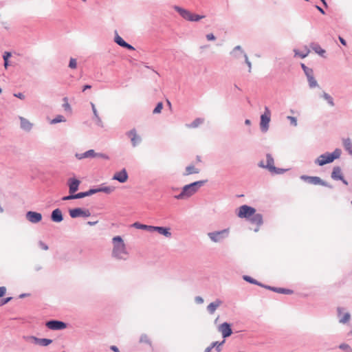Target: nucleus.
<instances>
[{"mask_svg":"<svg viewBox=\"0 0 352 352\" xmlns=\"http://www.w3.org/2000/svg\"><path fill=\"white\" fill-rule=\"evenodd\" d=\"M112 256L119 260H126L129 253L122 237L120 236H114L112 239Z\"/></svg>","mask_w":352,"mask_h":352,"instance_id":"1","label":"nucleus"},{"mask_svg":"<svg viewBox=\"0 0 352 352\" xmlns=\"http://www.w3.org/2000/svg\"><path fill=\"white\" fill-rule=\"evenodd\" d=\"M204 181H198L190 184L186 185L183 188L182 192L177 196V198L183 199L184 197H190L195 194L198 190V189L204 185Z\"/></svg>","mask_w":352,"mask_h":352,"instance_id":"2","label":"nucleus"},{"mask_svg":"<svg viewBox=\"0 0 352 352\" xmlns=\"http://www.w3.org/2000/svg\"><path fill=\"white\" fill-rule=\"evenodd\" d=\"M341 150L336 148L332 153H325L320 155L316 160V163L319 166H323L326 164L332 162L334 160L340 157Z\"/></svg>","mask_w":352,"mask_h":352,"instance_id":"3","label":"nucleus"},{"mask_svg":"<svg viewBox=\"0 0 352 352\" xmlns=\"http://www.w3.org/2000/svg\"><path fill=\"white\" fill-rule=\"evenodd\" d=\"M175 10L186 20L190 21H197L203 18L204 16H200L198 14H193L190 11L180 8L179 6H175Z\"/></svg>","mask_w":352,"mask_h":352,"instance_id":"4","label":"nucleus"},{"mask_svg":"<svg viewBox=\"0 0 352 352\" xmlns=\"http://www.w3.org/2000/svg\"><path fill=\"white\" fill-rule=\"evenodd\" d=\"M255 212L256 210L254 208L247 205H243L239 208L237 216L239 218L249 219Z\"/></svg>","mask_w":352,"mask_h":352,"instance_id":"5","label":"nucleus"},{"mask_svg":"<svg viewBox=\"0 0 352 352\" xmlns=\"http://www.w3.org/2000/svg\"><path fill=\"white\" fill-rule=\"evenodd\" d=\"M266 164H264L263 162H261L258 164L260 167L267 168L271 173H282L283 171L282 169H277L274 166V159L271 155L267 154L266 155Z\"/></svg>","mask_w":352,"mask_h":352,"instance_id":"6","label":"nucleus"},{"mask_svg":"<svg viewBox=\"0 0 352 352\" xmlns=\"http://www.w3.org/2000/svg\"><path fill=\"white\" fill-rule=\"evenodd\" d=\"M69 213L72 218H77L80 217H89L91 216V212L89 210L82 209L81 208L70 209L69 210Z\"/></svg>","mask_w":352,"mask_h":352,"instance_id":"7","label":"nucleus"},{"mask_svg":"<svg viewBox=\"0 0 352 352\" xmlns=\"http://www.w3.org/2000/svg\"><path fill=\"white\" fill-rule=\"evenodd\" d=\"M271 113L267 107H265V112L261 116V129L263 131L265 132L268 129L269 123L270 122Z\"/></svg>","mask_w":352,"mask_h":352,"instance_id":"8","label":"nucleus"},{"mask_svg":"<svg viewBox=\"0 0 352 352\" xmlns=\"http://www.w3.org/2000/svg\"><path fill=\"white\" fill-rule=\"evenodd\" d=\"M228 229H225L218 232L208 233V236L214 242H219L228 234Z\"/></svg>","mask_w":352,"mask_h":352,"instance_id":"9","label":"nucleus"},{"mask_svg":"<svg viewBox=\"0 0 352 352\" xmlns=\"http://www.w3.org/2000/svg\"><path fill=\"white\" fill-rule=\"evenodd\" d=\"M300 179L310 184L325 186V182L319 177L302 175Z\"/></svg>","mask_w":352,"mask_h":352,"instance_id":"10","label":"nucleus"},{"mask_svg":"<svg viewBox=\"0 0 352 352\" xmlns=\"http://www.w3.org/2000/svg\"><path fill=\"white\" fill-rule=\"evenodd\" d=\"M126 135L131 139V142L133 146H138L141 142V137L138 134L137 131L135 129L127 132Z\"/></svg>","mask_w":352,"mask_h":352,"instance_id":"11","label":"nucleus"},{"mask_svg":"<svg viewBox=\"0 0 352 352\" xmlns=\"http://www.w3.org/2000/svg\"><path fill=\"white\" fill-rule=\"evenodd\" d=\"M47 328L52 330H59L66 328V324L61 321L51 320L46 323Z\"/></svg>","mask_w":352,"mask_h":352,"instance_id":"12","label":"nucleus"},{"mask_svg":"<svg viewBox=\"0 0 352 352\" xmlns=\"http://www.w3.org/2000/svg\"><path fill=\"white\" fill-rule=\"evenodd\" d=\"M252 224H255L256 228H254L255 232H258L259 227L263 224V217L261 214L254 213L249 219Z\"/></svg>","mask_w":352,"mask_h":352,"instance_id":"13","label":"nucleus"},{"mask_svg":"<svg viewBox=\"0 0 352 352\" xmlns=\"http://www.w3.org/2000/svg\"><path fill=\"white\" fill-rule=\"evenodd\" d=\"M26 218L30 222L36 223L41 221L42 215L36 212L29 211L26 214Z\"/></svg>","mask_w":352,"mask_h":352,"instance_id":"14","label":"nucleus"},{"mask_svg":"<svg viewBox=\"0 0 352 352\" xmlns=\"http://www.w3.org/2000/svg\"><path fill=\"white\" fill-rule=\"evenodd\" d=\"M218 329L221 333L224 338L229 337L232 333L230 325L228 322H223L221 324L219 327Z\"/></svg>","mask_w":352,"mask_h":352,"instance_id":"15","label":"nucleus"},{"mask_svg":"<svg viewBox=\"0 0 352 352\" xmlns=\"http://www.w3.org/2000/svg\"><path fill=\"white\" fill-rule=\"evenodd\" d=\"M128 177L126 170L125 169H122L121 171L116 173L113 179L120 182V183H124L127 181Z\"/></svg>","mask_w":352,"mask_h":352,"instance_id":"16","label":"nucleus"},{"mask_svg":"<svg viewBox=\"0 0 352 352\" xmlns=\"http://www.w3.org/2000/svg\"><path fill=\"white\" fill-rule=\"evenodd\" d=\"M80 184V181L72 178L69 179V193L73 194L76 192L78 189V186Z\"/></svg>","mask_w":352,"mask_h":352,"instance_id":"17","label":"nucleus"},{"mask_svg":"<svg viewBox=\"0 0 352 352\" xmlns=\"http://www.w3.org/2000/svg\"><path fill=\"white\" fill-rule=\"evenodd\" d=\"M157 231L160 234H162L166 237H170L171 236V233L170 232V228L160 227V226H152V232Z\"/></svg>","mask_w":352,"mask_h":352,"instance_id":"18","label":"nucleus"},{"mask_svg":"<svg viewBox=\"0 0 352 352\" xmlns=\"http://www.w3.org/2000/svg\"><path fill=\"white\" fill-rule=\"evenodd\" d=\"M87 157H105V156L103 154L96 153L94 150L91 149L84 153L81 156L79 157L80 159Z\"/></svg>","mask_w":352,"mask_h":352,"instance_id":"19","label":"nucleus"},{"mask_svg":"<svg viewBox=\"0 0 352 352\" xmlns=\"http://www.w3.org/2000/svg\"><path fill=\"white\" fill-rule=\"evenodd\" d=\"M52 220L54 222H60L63 221V214L60 209L56 208L52 211L51 215Z\"/></svg>","mask_w":352,"mask_h":352,"instance_id":"20","label":"nucleus"},{"mask_svg":"<svg viewBox=\"0 0 352 352\" xmlns=\"http://www.w3.org/2000/svg\"><path fill=\"white\" fill-rule=\"evenodd\" d=\"M114 41L118 45H119L123 47H125V48H127V49L131 50H134V47L132 45L126 43L118 34H116Z\"/></svg>","mask_w":352,"mask_h":352,"instance_id":"21","label":"nucleus"},{"mask_svg":"<svg viewBox=\"0 0 352 352\" xmlns=\"http://www.w3.org/2000/svg\"><path fill=\"white\" fill-rule=\"evenodd\" d=\"M331 177L333 179L336 180H343L345 184H347V182L343 179V177L342 175L341 169L339 167H335L331 173Z\"/></svg>","mask_w":352,"mask_h":352,"instance_id":"22","label":"nucleus"},{"mask_svg":"<svg viewBox=\"0 0 352 352\" xmlns=\"http://www.w3.org/2000/svg\"><path fill=\"white\" fill-rule=\"evenodd\" d=\"M34 342L41 346H47L52 342V340L47 338H37L36 337L31 338Z\"/></svg>","mask_w":352,"mask_h":352,"instance_id":"23","label":"nucleus"},{"mask_svg":"<svg viewBox=\"0 0 352 352\" xmlns=\"http://www.w3.org/2000/svg\"><path fill=\"white\" fill-rule=\"evenodd\" d=\"M342 311V308H340V307L338 308V315L340 317V322L344 324L349 321V320L351 318V316H350L349 313H345L343 314L342 316H341Z\"/></svg>","mask_w":352,"mask_h":352,"instance_id":"24","label":"nucleus"},{"mask_svg":"<svg viewBox=\"0 0 352 352\" xmlns=\"http://www.w3.org/2000/svg\"><path fill=\"white\" fill-rule=\"evenodd\" d=\"M20 120L21 126L23 129L25 131H30L31 129L32 124L29 120L23 117H20Z\"/></svg>","mask_w":352,"mask_h":352,"instance_id":"25","label":"nucleus"},{"mask_svg":"<svg viewBox=\"0 0 352 352\" xmlns=\"http://www.w3.org/2000/svg\"><path fill=\"white\" fill-rule=\"evenodd\" d=\"M221 302L219 300L210 303L207 307L208 311L210 314H213L215 311V310L217 309V308L221 305Z\"/></svg>","mask_w":352,"mask_h":352,"instance_id":"26","label":"nucleus"},{"mask_svg":"<svg viewBox=\"0 0 352 352\" xmlns=\"http://www.w3.org/2000/svg\"><path fill=\"white\" fill-rule=\"evenodd\" d=\"M132 226L137 229L146 230L149 232H152V226H147V225L142 224L139 222H135L132 225Z\"/></svg>","mask_w":352,"mask_h":352,"instance_id":"27","label":"nucleus"},{"mask_svg":"<svg viewBox=\"0 0 352 352\" xmlns=\"http://www.w3.org/2000/svg\"><path fill=\"white\" fill-rule=\"evenodd\" d=\"M199 170L195 168L194 166H188L186 168V173L184 174V175H189L191 174L199 173Z\"/></svg>","mask_w":352,"mask_h":352,"instance_id":"28","label":"nucleus"},{"mask_svg":"<svg viewBox=\"0 0 352 352\" xmlns=\"http://www.w3.org/2000/svg\"><path fill=\"white\" fill-rule=\"evenodd\" d=\"M345 149L349 152V155L352 156V142L350 139H346L343 142Z\"/></svg>","mask_w":352,"mask_h":352,"instance_id":"29","label":"nucleus"},{"mask_svg":"<svg viewBox=\"0 0 352 352\" xmlns=\"http://www.w3.org/2000/svg\"><path fill=\"white\" fill-rule=\"evenodd\" d=\"M313 50L321 56L325 54V50H323L319 45L315 44L312 45Z\"/></svg>","mask_w":352,"mask_h":352,"instance_id":"30","label":"nucleus"},{"mask_svg":"<svg viewBox=\"0 0 352 352\" xmlns=\"http://www.w3.org/2000/svg\"><path fill=\"white\" fill-rule=\"evenodd\" d=\"M91 108H92V111H93V113L94 114V116L97 120V123L98 124H102V120H101V118H100L99 115H98V111L96 108V106L94 103H91Z\"/></svg>","mask_w":352,"mask_h":352,"instance_id":"31","label":"nucleus"},{"mask_svg":"<svg viewBox=\"0 0 352 352\" xmlns=\"http://www.w3.org/2000/svg\"><path fill=\"white\" fill-rule=\"evenodd\" d=\"M310 87L313 88L318 86L317 81L315 80L313 74L307 77Z\"/></svg>","mask_w":352,"mask_h":352,"instance_id":"32","label":"nucleus"},{"mask_svg":"<svg viewBox=\"0 0 352 352\" xmlns=\"http://www.w3.org/2000/svg\"><path fill=\"white\" fill-rule=\"evenodd\" d=\"M101 192H105L107 194H110L115 190V187L113 186H104L100 188Z\"/></svg>","mask_w":352,"mask_h":352,"instance_id":"33","label":"nucleus"},{"mask_svg":"<svg viewBox=\"0 0 352 352\" xmlns=\"http://www.w3.org/2000/svg\"><path fill=\"white\" fill-rule=\"evenodd\" d=\"M322 96L324 99L326 100L331 107L334 106L333 100L330 95L324 92Z\"/></svg>","mask_w":352,"mask_h":352,"instance_id":"34","label":"nucleus"},{"mask_svg":"<svg viewBox=\"0 0 352 352\" xmlns=\"http://www.w3.org/2000/svg\"><path fill=\"white\" fill-rule=\"evenodd\" d=\"M309 50L307 47L305 49V52H298V51L295 50L296 55L300 56L302 58H305L309 54Z\"/></svg>","mask_w":352,"mask_h":352,"instance_id":"35","label":"nucleus"},{"mask_svg":"<svg viewBox=\"0 0 352 352\" xmlns=\"http://www.w3.org/2000/svg\"><path fill=\"white\" fill-rule=\"evenodd\" d=\"M65 118L63 116H58L54 119H53L50 122V123L51 124H56V123H58V122H65Z\"/></svg>","mask_w":352,"mask_h":352,"instance_id":"36","label":"nucleus"},{"mask_svg":"<svg viewBox=\"0 0 352 352\" xmlns=\"http://www.w3.org/2000/svg\"><path fill=\"white\" fill-rule=\"evenodd\" d=\"M301 67L307 77L313 74V70L306 67L305 64L302 63Z\"/></svg>","mask_w":352,"mask_h":352,"instance_id":"37","label":"nucleus"},{"mask_svg":"<svg viewBox=\"0 0 352 352\" xmlns=\"http://www.w3.org/2000/svg\"><path fill=\"white\" fill-rule=\"evenodd\" d=\"M162 109H163V104H162V102H159V103L157 104V106H156V107L154 109V110H153V113L154 114L160 113H161V111H162Z\"/></svg>","mask_w":352,"mask_h":352,"instance_id":"38","label":"nucleus"},{"mask_svg":"<svg viewBox=\"0 0 352 352\" xmlns=\"http://www.w3.org/2000/svg\"><path fill=\"white\" fill-rule=\"evenodd\" d=\"M63 101H64L63 107H64L65 110V111H72V108H71L70 104L68 102L67 98H63Z\"/></svg>","mask_w":352,"mask_h":352,"instance_id":"39","label":"nucleus"},{"mask_svg":"<svg viewBox=\"0 0 352 352\" xmlns=\"http://www.w3.org/2000/svg\"><path fill=\"white\" fill-rule=\"evenodd\" d=\"M274 290L278 293H283V294H290L293 293V292L290 289H282V288H276V289H274Z\"/></svg>","mask_w":352,"mask_h":352,"instance_id":"40","label":"nucleus"},{"mask_svg":"<svg viewBox=\"0 0 352 352\" xmlns=\"http://www.w3.org/2000/svg\"><path fill=\"white\" fill-rule=\"evenodd\" d=\"M140 342L142 343L151 344L150 340L146 335H142L140 339Z\"/></svg>","mask_w":352,"mask_h":352,"instance_id":"41","label":"nucleus"},{"mask_svg":"<svg viewBox=\"0 0 352 352\" xmlns=\"http://www.w3.org/2000/svg\"><path fill=\"white\" fill-rule=\"evenodd\" d=\"M87 196H89V190L87 192H79L78 194L74 195L76 199H80Z\"/></svg>","mask_w":352,"mask_h":352,"instance_id":"42","label":"nucleus"},{"mask_svg":"<svg viewBox=\"0 0 352 352\" xmlns=\"http://www.w3.org/2000/svg\"><path fill=\"white\" fill-rule=\"evenodd\" d=\"M77 66L76 60L75 58H70L69 67L72 69H76Z\"/></svg>","mask_w":352,"mask_h":352,"instance_id":"43","label":"nucleus"},{"mask_svg":"<svg viewBox=\"0 0 352 352\" xmlns=\"http://www.w3.org/2000/svg\"><path fill=\"white\" fill-rule=\"evenodd\" d=\"M340 348L343 350L347 351V352H352V349L347 344H342L340 345Z\"/></svg>","mask_w":352,"mask_h":352,"instance_id":"44","label":"nucleus"},{"mask_svg":"<svg viewBox=\"0 0 352 352\" xmlns=\"http://www.w3.org/2000/svg\"><path fill=\"white\" fill-rule=\"evenodd\" d=\"M224 342H225L224 340H223L221 343H218V342H214L212 343L211 346H212V347L217 346V350L219 351H220L221 349H219V346L221 345H222L224 343Z\"/></svg>","mask_w":352,"mask_h":352,"instance_id":"45","label":"nucleus"},{"mask_svg":"<svg viewBox=\"0 0 352 352\" xmlns=\"http://www.w3.org/2000/svg\"><path fill=\"white\" fill-rule=\"evenodd\" d=\"M287 118H288V120H290L291 123L294 126H296L297 125V120H296V118H294L293 116H288Z\"/></svg>","mask_w":352,"mask_h":352,"instance_id":"46","label":"nucleus"},{"mask_svg":"<svg viewBox=\"0 0 352 352\" xmlns=\"http://www.w3.org/2000/svg\"><path fill=\"white\" fill-rule=\"evenodd\" d=\"M11 56H12V54H11V53H10V52H4V54H3V60H6H6H8V58H9L10 57H11Z\"/></svg>","mask_w":352,"mask_h":352,"instance_id":"47","label":"nucleus"},{"mask_svg":"<svg viewBox=\"0 0 352 352\" xmlns=\"http://www.w3.org/2000/svg\"><path fill=\"white\" fill-rule=\"evenodd\" d=\"M101 192L100 188H96V189H90V190H89V195H91L93 194H95V193H97V192Z\"/></svg>","mask_w":352,"mask_h":352,"instance_id":"48","label":"nucleus"},{"mask_svg":"<svg viewBox=\"0 0 352 352\" xmlns=\"http://www.w3.org/2000/svg\"><path fill=\"white\" fill-rule=\"evenodd\" d=\"M76 199L75 197H74V195H72L71 194L69 196H65V197H63L62 198V199L63 201H67V200H70V199Z\"/></svg>","mask_w":352,"mask_h":352,"instance_id":"49","label":"nucleus"},{"mask_svg":"<svg viewBox=\"0 0 352 352\" xmlns=\"http://www.w3.org/2000/svg\"><path fill=\"white\" fill-rule=\"evenodd\" d=\"M6 292V288L5 287H0V297H2L5 295Z\"/></svg>","mask_w":352,"mask_h":352,"instance_id":"50","label":"nucleus"},{"mask_svg":"<svg viewBox=\"0 0 352 352\" xmlns=\"http://www.w3.org/2000/svg\"><path fill=\"white\" fill-rule=\"evenodd\" d=\"M244 279L250 283H256V280H254L252 278L250 277V276H244Z\"/></svg>","mask_w":352,"mask_h":352,"instance_id":"51","label":"nucleus"},{"mask_svg":"<svg viewBox=\"0 0 352 352\" xmlns=\"http://www.w3.org/2000/svg\"><path fill=\"white\" fill-rule=\"evenodd\" d=\"M39 245L44 250H48V246L46 244H45L44 243H43L42 241L39 242Z\"/></svg>","mask_w":352,"mask_h":352,"instance_id":"52","label":"nucleus"},{"mask_svg":"<svg viewBox=\"0 0 352 352\" xmlns=\"http://www.w3.org/2000/svg\"><path fill=\"white\" fill-rule=\"evenodd\" d=\"M206 38L208 41L215 40V36L212 34H208L206 35Z\"/></svg>","mask_w":352,"mask_h":352,"instance_id":"53","label":"nucleus"},{"mask_svg":"<svg viewBox=\"0 0 352 352\" xmlns=\"http://www.w3.org/2000/svg\"><path fill=\"white\" fill-rule=\"evenodd\" d=\"M10 300H11V298H6L5 300H2V301L0 302V305H5L6 303L8 302Z\"/></svg>","mask_w":352,"mask_h":352,"instance_id":"54","label":"nucleus"},{"mask_svg":"<svg viewBox=\"0 0 352 352\" xmlns=\"http://www.w3.org/2000/svg\"><path fill=\"white\" fill-rule=\"evenodd\" d=\"M14 96L20 98V99H24L25 98V96L23 94H14Z\"/></svg>","mask_w":352,"mask_h":352,"instance_id":"55","label":"nucleus"},{"mask_svg":"<svg viewBox=\"0 0 352 352\" xmlns=\"http://www.w3.org/2000/svg\"><path fill=\"white\" fill-rule=\"evenodd\" d=\"M339 40H340V43H341L342 45H346V43L345 40H344L342 37L339 36Z\"/></svg>","mask_w":352,"mask_h":352,"instance_id":"56","label":"nucleus"},{"mask_svg":"<svg viewBox=\"0 0 352 352\" xmlns=\"http://www.w3.org/2000/svg\"><path fill=\"white\" fill-rule=\"evenodd\" d=\"M111 349L112 351H113L114 352H120V351H119V349H118V347H117V346H111Z\"/></svg>","mask_w":352,"mask_h":352,"instance_id":"57","label":"nucleus"},{"mask_svg":"<svg viewBox=\"0 0 352 352\" xmlns=\"http://www.w3.org/2000/svg\"><path fill=\"white\" fill-rule=\"evenodd\" d=\"M200 122V120L199 119L195 120L192 123L194 126H197Z\"/></svg>","mask_w":352,"mask_h":352,"instance_id":"58","label":"nucleus"},{"mask_svg":"<svg viewBox=\"0 0 352 352\" xmlns=\"http://www.w3.org/2000/svg\"><path fill=\"white\" fill-rule=\"evenodd\" d=\"M91 86L89 85H86L83 87L82 91H85L87 89H91Z\"/></svg>","mask_w":352,"mask_h":352,"instance_id":"59","label":"nucleus"},{"mask_svg":"<svg viewBox=\"0 0 352 352\" xmlns=\"http://www.w3.org/2000/svg\"><path fill=\"white\" fill-rule=\"evenodd\" d=\"M245 61H246V63L248 65L250 69L251 68V63L248 60V57L246 56V55H245Z\"/></svg>","mask_w":352,"mask_h":352,"instance_id":"60","label":"nucleus"},{"mask_svg":"<svg viewBox=\"0 0 352 352\" xmlns=\"http://www.w3.org/2000/svg\"><path fill=\"white\" fill-rule=\"evenodd\" d=\"M98 223V221H88L87 224L89 226H94L96 225Z\"/></svg>","mask_w":352,"mask_h":352,"instance_id":"61","label":"nucleus"},{"mask_svg":"<svg viewBox=\"0 0 352 352\" xmlns=\"http://www.w3.org/2000/svg\"><path fill=\"white\" fill-rule=\"evenodd\" d=\"M316 8L322 13V14H324V11L323 10V9H322L320 7L316 6Z\"/></svg>","mask_w":352,"mask_h":352,"instance_id":"62","label":"nucleus"},{"mask_svg":"<svg viewBox=\"0 0 352 352\" xmlns=\"http://www.w3.org/2000/svg\"><path fill=\"white\" fill-rule=\"evenodd\" d=\"M8 66V60H4V67L6 69Z\"/></svg>","mask_w":352,"mask_h":352,"instance_id":"63","label":"nucleus"},{"mask_svg":"<svg viewBox=\"0 0 352 352\" xmlns=\"http://www.w3.org/2000/svg\"><path fill=\"white\" fill-rule=\"evenodd\" d=\"M212 348H213V347H212V346H210L208 347V348L206 349V352H210Z\"/></svg>","mask_w":352,"mask_h":352,"instance_id":"64","label":"nucleus"}]
</instances>
